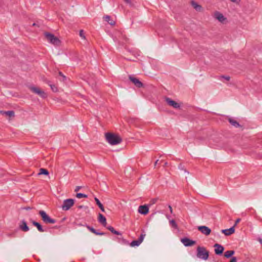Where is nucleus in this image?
Listing matches in <instances>:
<instances>
[{
    "label": "nucleus",
    "instance_id": "obj_17",
    "mask_svg": "<svg viewBox=\"0 0 262 262\" xmlns=\"http://www.w3.org/2000/svg\"><path fill=\"white\" fill-rule=\"evenodd\" d=\"M235 232L234 226L231 227L228 229H223L222 230V232L224 233L225 235H230L233 234Z\"/></svg>",
    "mask_w": 262,
    "mask_h": 262
},
{
    "label": "nucleus",
    "instance_id": "obj_12",
    "mask_svg": "<svg viewBox=\"0 0 262 262\" xmlns=\"http://www.w3.org/2000/svg\"><path fill=\"white\" fill-rule=\"evenodd\" d=\"M165 101L169 105L172 106L174 108H178L180 107V104L172 100L169 98L166 97L165 98Z\"/></svg>",
    "mask_w": 262,
    "mask_h": 262
},
{
    "label": "nucleus",
    "instance_id": "obj_30",
    "mask_svg": "<svg viewBox=\"0 0 262 262\" xmlns=\"http://www.w3.org/2000/svg\"><path fill=\"white\" fill-rule=\"evenodd\" d=\"M222 78H224L227 81H229L230 79V77L229 76L222 75L220 76L219 79H221Z\"/></svg>",
    "mask_w": 262,
    "mask_h": 262
},
{
    "label": "nucleus",
    "instance_id": "obj_45",
    "mask_svg": "<svg viewBox=\"0 0 262 262\" xmlns=\"http://www.w3.org/2000/svg\"><path fill=\"white\" fill-rule=\"evenodd\" d=\"M78 225L85 226V225H82L81 224H79Z\"/></svg>",
    "mask_w": 262,
    "mask_h": 262
},
{
    "label": "nucleus",
    "instance_id": "obj_10",
    "mask_svg": "<svg viewBox=\"0 0 262 262\" xmlns=\"http://www.w3.org/2000/svg\"><path fill=\"white\" fill-rule=\"evenodd\" d=\"M129 79L136 85V87L140 88L143 86V83L138 79L132 76H129Z\"/></svg>",
    "mask_w": 262,
    "mask_h": 262
},
{
    "label": "nucleus",
    "instance_id": "obj_1",
    "mask_svg": "<svg viewBox=\"0 0 262 262\" xmlns=\"http://www.w3.org/2000/svg\"><path fill=\"white\" fill-rule=\"evenodd\" d=\"M105 136L107 141L111 145H117L122 141V138L119 135L113 133H106Z\"/></svg>",
    "mask_w": 262,
    "mask_h": 262
},
{
    "label": "nucleus",
    "instance_id": "obj_20",
    "mask_svg": "<svg viewBox=\"0 0 262 262\" xmlns=\"http://www.w3.org/2000/svg\"><path fill=\"white\" fill-rule=\"evenodd\" d=\"M191 4L192 6L198 11H201L202 10V7L201 5H199L197 3L194 1H192L191 2Z\"/></svg>",
    "mask_w": 262,
    "mask_h": 262
},
{
    "label": "nucleus",
    "instance_id": "obj_24",
    "mask_svg": "<svg viewBox=\"0 0 262 262\" xmlns=\"http://www.w3.org/2000/svg\"><path fill=\"white\" fill-rule=\"evenodd\" d=\"M104 19L106 21H107L109 24H110L112 26L114 25L115 24V22L113 20L111 19V16L108 15L105 16L104 17Z\"/></svg>",
    "mask_w": 262,
    "mask_h": 262
},
{
    "label": "nucleus",
    "instance_id": "obj_37",
    "mask_svg": "<svg viewBox=\"0 0 262 262\" xmlns=\"http://www.w3.org/2000/svg\"><path fill=\"white\" fill-rule=\"evenodd\" d=\"M168 208H169V209L170 212L171 213H172L173 211H172V208L171 206L170 205H169V206H168Z\"/></svg>",
    "mask_w": 262,
    "mask_h": 262
},
{
    "label": "nucleus",
    "instance_id": "obj_11",
    "mask_svg": "<svg viewBox=\"0 0 262 262\" xmlns=\"http://www.w3.org/2000/svg\"><path fill=\"white\" fill-rule=\"evenodd\" d=\"M198 230L205 235H209L211 231L209 228L205 226H199Z\"/></svg>",
    "mask_w": 262,
    "mask_h": 262
},
{
    "label": "nucleus",
    "instance_id": "obj_27",
    "mask_svg": "<svg viewBox=\"0 0 262 262\" xmlns=\"http://www.w3.org/2000/svg\"><path fill=\"white\" fill-rule=\"evenodd\" d=\"M4 114H6L9 117H14V112L13 111H8L6 112H4Z\"/></svg>",
    "mask_w": 262,
    "mask_h": 262
},
{
    "label": "nucleus",
    "instance_id": "obj_13",
    "mask_svg": "<svg viewBox=\"0 0 262 262\" xmlns=\"http://www.w3.org/2000/svg\"><path fill=\"white\" fill-rule=\"evenodd\" d=\"M138 212L141 214L146 215L149 212V208L147 205H141L139 207Z\"/></svg>",
    "mask_w": 262,
    "mask_h": 262
},
{
    "label": "nucleus",
    "instance_id": "obj_47",
    "mask_svg": "<svg viewBox=\"0 0 262 262\" xmlns=\"http://www.w3.org/2000/svg\"><path fill=\"white\" fill-rule=\"evenodd\" d=\"M82 207V206H79V208H81Z\"/></svg>",
    "mask_w": 262,
    "mask_h": 262
},
{
    "label": "nucleus",
    "instance_id": "obj_18",
    "mask_svg": "<svg viewBox=\"0 0 262 262\" xmlns=\"http://www.w3.org/2000/svg\"><path fill=\"white\" fill-rule=\"evenodd\" d=\"M85 227L92 233H94L96 235H104L105 233L104 232H99L96 231L94 228L90 226L89 225H88L87 224H85Z\"/></svg>",
    "mask_w": 262,
    "mask_h": 262
},
{
    "label": "nucleus",
    "instance_id": "obj_19",
    "mask_svg": "<svg viewBox=\"0 0 262 262\" xmlns=\"http://www.w3.org/2000/svg\"><path fill=\"white\" fill-rule=\"evenodd\" d=\"M32 223L34 226L36 227L39 232H43L45 231V230L43 229L42 226L39 223L33 221Z\"/></svg>",
    "mask_w": 262,
    "mask_h": 262
},
{
    "label": "nucleus",
    "instance_id": "obj_42",
    "mask_svg": "<svg viewBox=\"0 0 262 262\" xmlns=\"http://www.w3.org/2000/svg\"><path fill=\"white\" fill-rule=\"evenodd\" d=\"M258 241L259 242V243H260L261 244H262V239H261V238H259L258 239Z\"/></svg>",
    "mask_w": 262,
    "mask_h": 262
},
{
    "label": "nucleus",
    "instance_id": "obj_6",
    "mask_svg": "<svg viewBox=\"0 0 262 262\" xmlns=\"http://www.w3.org/2000/svg\"><path fill=\"white\" fill-rule=\"evenodd\" d=\"M145 236V233H141L137 240L133 241L129 244L130 246L132 247L139 246L143 242Z\"/></svg>",
    "mask_w": 262,
    "mask_h": 262
},
{
    "label": "nucleus",
    "instance_id": "obj_46",
    "mask_svg": "<svg viewBox=\"0 0 262 262\" xmlns=\"http://www.w3.org/2000/svg\"><path fill=\"white\" fill-rule=\"evenodd\" d=\"M158 160H157V161H156V162H155V164H157V163H158Z\"/></svg>",
    "mask_w": 262,
    "mask_h": 262
},
{
    "label": "nucleus",
    "instance_id": "obj_3",
    "mask_svg": "<svg viewBox=\"0 0 262 262\" xmlns=\"http://www.w3.org/2000/svg\"><path fill=\"white\" fill-rule=\"evenodd\" d=\"M38 213L41 216L42 220L45 223L54 224L56 223V220L51 218L45 211L40 210Z\"/></svg>",
    "mask_w": 262,
    "mask_h": 262
},
{
    "label": "nucleus",
    "instance_id": "obj_43",
    "mask_svg": "<svg viewBox=\"0 0 262 262\" xmlns=\"http://www.w3.org/2000/svg\"><path fill=\"white\" fill-rule=\"evenodd\" d=\"M166 217H167L168 220H169V219H170V216L169 215H166Z\"/></svg>",
    "mask_w": 262,
    "mask_h": 262
},
{
    "label": "nucleus",
    "instance_id": "obj_39",
    "mask_svg": "<svg viewBox=\"0 0 262 262\" xmlns=\"http://www.w3.org/2000/svg\"><path fill=\"white\" fill-rule=\"evenodd\" d=\"M24 209H25L26 210H29L32 209V208L30 207H26L24 208Z\"/></svg>",
    "mask_w": 262,
    "mask_h": 262
},
{
    "label": "nucleus",
    "instance_id": "obj_16",
    "mask_svg": "<svg viewBox=\"0 0 262 262\" xmlns=\"http://www.w3.org/2000/svg\"><path fill=\"white\" fill-rule=\"evenodd\" d=\"M98 220L103 226L106 227L107 224L106 218L100 213H99Z\"/></svg>",
    "mask_w": 262,
    "mask_h": 262
},
{
    "label": "nucleus",
    "instance_id": "obj_14",
    "mask_svg": "<svg viewBox=\"0 0 262 262\" xmlns=\"http://www.w3.org/2000/svg\"><path fill=\"white\" fill-rule=\"evenodd\" d=\"M214 17L221 23H223L226 19V18L224 16L223 14L218 11H216L214 13Z\"/></svg>",
    "mask_w": 262,
    "mask_h": 262
},
{
    "label": "nucleus",
    "instance_id": "obj_28",
    "mask_svg": "<svg viewBox=\"0 0 262 262\" xmlns=\"http://www.w3.org/2000/svg\"><path fill=\"white\" fill-rule=\"evenodd\" d=\"M39 174H45V175H48L49 174L48 171L44 168H40V172L39 173Z\"/></svg>",
    "mask_w": 262,
    "mask_h": 262
},
{
    "label": "nucleus",
    "instance_id": "obj_2",
    "mask_svg": "<svg viewBox=\"0 0 262 262\" xmlns=\"http://www.w3.org/2000/svg\"><path fill=\"white\" fill-rule=\"evenodd\" d=\"M209 252L204 247L198 246L196 248V256L201 259L206 260L209 257Z\"/></svg>",
    "mask_w": 262,
    "mask_h": 262
},
{
    "label": "nucleus",
    "instance_id": "obj_26",
    "mask_svg": "<svg viewBox=\"0 0 262 262\" xmlns=\"http://www.w3.org/2000/svg\"><path fill=\"white\" fill-rule=\"evenodd\" d=\"M169 224L172 228L174 229L178 228V225L174 220H169Z\"/></svg>",
    "mask_w": 262,
    "mask_h": 262
},
{
    "label": "nucleus",
    "instance_id": "obj_33",
    "mask_svg": "<svg viewBox=\"0 0 262 262\" xmlns=\"http://www.w3.org/2000/svg\"><path fill=\"white\" fill-rule=\"evenodd\" d=\"M79 35H80V36L81 38H83V39H84V38H85V36H84V32H83V31L82 30H81L80 31V32H79Z\"/></svg>",
    "mask_w": 262,
    "mask_h": 262
},
{
    "label": "nucleus",
    "instance_id": "obj_7",
    "mask_svg": "<svg viewBox=\"0 0 262 262\" xmlns=\"http://www.w3.org/2000/svg\"><path fill=\"white\" fill-rule=\"evenodd\" d=\"M181 242L186 247L192 246L194 245L196 243L195 241L191 240L187 237H184V238H181Z\"/></svg>",
    "mask_w": 262,
    "mask_h": 262
},
{
    "label": "nucleus",
    "instance_id": "obj_36",
    "mask_svg": "<svg viewBox=\"0 0 262 262\" xmlns=\"http://www.w3.org/2000/svg\"><path fill=\"white\" fill-rule=\"evenodd\" d=\"M81 188V186H77V187H76L75 189V192H77V191H78L80 190V189Z\"/></svg>",
    "mask_w": 262,
    "mask_h": 262
},
{
    "label": "nucleus",
    "instance_id": "obj_23",
    "mask_svg": "<svg viewBox=\"0 0 262 262\" xmlns=\"http://www.w3.org/2000/svg\"><path fill=\"white\" fill-rule=\"evenodd\" d=\"M228 121H229V122H230V123L232 125H233V126H235V127H237L240 126V125H239V123H238V122H237L235 120H234V119H232V118H229V119H228Z\"/></svg>",
    "mask_w": 262,
    "mask_h": 262
},
{
    "label": "nucleus",
    "instance_id": "obj_21",
    "mask_svg": "<svg viewBox=\"0 0 262 262\" xmlns=\"http://www.w3.org/2000/svg\"><path fill=\"white\" fill-rule=\"evenodd\" d=\"M94 200L96 202V204L98 206V207H99V208L101 209V210L102 211V212H104V208L103 206V205L101 204V203L100 202L99 200L95 197L94 198Z\"/></svg>",
    "mask_w": 262,
    "mask_h": 262
},
{
    "label": "nucleus",
    "instance_id": "obj_31",
    "mask_svg": "<svg viewBox=\"0 0 262 262\" xmlns=\"http://www.w3.org/2000/svg\"><path fill=\"white\" fill-rule=\"evenodd\" d=\"M119 239H120L121 240L122 243H123L125 245L129 244L128 241H127L126 239H124L123 238H119Z\"/></svg>",
    "mask_w": 262,
    "mask_h": 262
},
{
    "label": "nucleus",
    "instance_id": "obj_4",
    "mask_svg": "<svg viewBox=\"0 0 262 262\" xmlns=\"http://www.w3.org/2000/svg\"><path fill=\"white\" fill-rule=\"evenodd\" d=\"M47 39L51 43L58 46L60 44V40L53 34L46 32L45 34Z\"/></svg>",
    "mask_w": 262,
    "mask_h": 262
},
{
    "label": "nucleus",
    "instance_id": "obj_35",
    "mask_svg": "<svg viewBox=\"0 0 262 262\" xmlns=\"http://www.w3.org/2000/svg\"><path fill=\"white\" fill-rule=\"evenodd\" d=\"M241 219H239V218L237 219L235 221V224H234V225L233 226H234V227H235V226H236V225H237V224H238V223L241 221Z\"/></svg>",
    "mask_w": 262,
    "mask_h": 262
},
{
    "label": "nucleus",
    "instance_id": "obj_41",
    "mask_svg": "<svg viewBox=\"0 0 262 262\" xmlns=\"http://www.w3.org/2000/svg\"><path fill=\"white\" fill-rule=\"evenodd\" d=\"M125 2L126 3H128V4H130L131 3V2L130 0H125Z\"/></svg>",
    "mask_w": 262,
    "mask_h": 262
},
{
    "label": "nucleus",
    "instance_id": "obj_22",
    "mask_svg": "<svg viewBox=\"0 0 262 262\" xmlns=\"http://www.w3.org/2000/svg\"><path fill=\"white\" fill-rule=\"evenodd\" d=\"M108 230H109L112 233H113L114 234L118 235H122V233L118 231H116L115 230V229L110 226L106 227Z\"/></svg>",
    "mask_w": 262,
    "mask_h": 262
},
{
    "label": "nucleus",
    "instance_id": "obj_15",
    "mask_svg": "<svg viewBox=\"0 0 262 262\" xmlns=\"http://www.w3.org/2000/svg\"><path fill=\"white\" fill-rule=\"evenodd\" d=\"M20 230L24 232H27L29 230V228L27 226V223L25 220H22L19 225Z\"/></svg>",
    "mask_w": 262,
    "mask_h": 262
},
{
    "label": "nucleus",
    "instance_id": "obj_38",
    "mask_svg": "<svg viewBox=\"0 0 262 262\" xmlns=\"http://www.w3.org/2000/svg\"><path fill=\"white\" fill-rule=\"evenodd\" d=\"M232 2L236 3H239L240 2V0H230Z\"/></svg>",
    "mask_w": 262,
    "mask_h": 262
},
{
    "label": "nucleus",
    "instance_id": "obj_48",
    "mask_svg": "<svg viewBox=\"0 0 262 262\" xmlns=\"http://www.w3.org/2000/svg\"><path fill=\"white\" fill-rule=\"evenodd\" d=\"M167 162H165V165H167Z\"/></svg>",
    "mask_w": 262,
    "mask_h": 262
},
{
    "label": "nucleus",
    "instance_id": "obj_44",
    "mask_svg": "<svg viewBox=\"0 0 262 262\" xmlns=\"http://www.w3.org/2000/svg\"><path fill=\"white\" fill-rule=\"evenodd\" d=\"M152 203L154 204V203H155V202H156V200H152Z\"/></svg>",
    "mask_w": 262,
    "mask_h": 262
},
{
    "label": "nucleus",
    "instance_id": "obj_32",
    "mask_svg": "<svg viewBox=\"0 0 262 262\" xmlns=\"http://www.w3.org/2000/svg\"><path fill=\"white\" fill-rule=\"evenodd\" d=\"M51 88L53 92L57 91V88L54 85H50Z\"/></svg>",
    "mask_w": 262,
    "mask_h": 262
},
{
    "label": "nucleus",
    "instance_id": "obj_25",
    "mask_svg": "<svg viewBox=\"0 0 262 262\" xmlns=\"http://www.w3.org/2000/svg\"><path fill=\"white\" fill-rule=\"evenodd\" d=\"M234 253L235 252L233 250H228L225 252L224 256L226 258H229L231 257L234 254Z\"/></svg>",
    "mask_w": 262,
    "mask_h": 262
},
{
    "label": "nucleus",
    "instance_id": "obj_29",
    "mask_svg": "<svg viewBox=\"0 0 262 262\" xmlns=\"http://www.w3.org/2000/svg\"><path fill=\"white\" fill-rule=\"evenodd\" d=\"M76 197L78 199H81V198H88V195L85 194H83V193H77L76 194Z\"/></svg>",
    "mask_w": 262,
    "mask_h": 262
},
{
    "label": "nucleus",
    "instance_id": "obj_5",
    "mask_svg": "<svg viewBox=\"0 0 262 262\" xmlns=\"http://www.w3.org/2000/svg\"><path fill=\"white\" fill-rule=\"evenodd\" d=\"M74 204V200L72 199H68L63 201L62 205V209L63 210L67 211L70 209Z\"/></svg>",
    "mask_w": 262,
    "mask_h": 262
},
{
    "label": "nucleus",
    "instance_id": "obj_40",
    "mask_svg": "<svg viewBox=\"0 0 262 262\" xmlns=\"http://www.w3.org/2000/svg\"><path fill=\"white\" fill-rule=\"evenodd\" d=\"M179 168L181 169H183V166L182 164H180L179 165Z\"/></svg>",
    "mask_w": 262,
    "mask_h": 262
},
{
    "label": "nucleus",
    "instance_id": "obj_34",
    "mask_svg": "<svg viewBox=\"0 0 262 262\" xmlns=\"http://www.w3.org/2000/svg\"><path fill=\"white\" fill-rule=\"evenodd\" d=\"M59 75L62 77V81H64L66 79V77L62 74V72H59Z\"/></svg>",
    "mask_w": 262,
    "mask_h": 262
},
{
    "label": "nucleus",
    "instance_id": "obj_8",
    "mask_svg": "<svg viewBox=\"0 0 262 262\" xmlns=\"http://www.w3.org/2000/svg\"><path fill=\"white\" fill-rule=\"evenodd\" d=\"M31 90L34 93L38 94L41 97L45 98L47 97L46 94L44 91L41 90L40 89L36 87H31Z\"/></svg>",
    "mask_w": 262,
    "mask_h": 262
},
{
    "label": "nucleus",
    "instance_id": "obj_9",
    "mask_svg": "<svg viewBox=\"0 0 262 262\" xmlns=\"http://www.w3.org/2000/svg\"><path fill=\"white\" fill-rule=\"evenodd\" d=\"M214 252L216 255H221L223 254L224 250V248L221 245L215 244L214 245Z\"/></svg>",
    "mask_w": 262,
    "mask_h": 262
}]
</instances>
